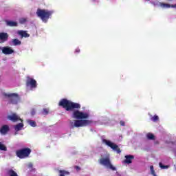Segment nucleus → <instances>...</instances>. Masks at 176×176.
Segmentation results:
<instances>
[{
  "label": "nucleus",
  "mask_w": 176,
  "mask_h": 176,
  "mask_svg": "<svg viewBox=\"0 0 176 176\" xmlns=\"http://www.w3.org/2000/svg\"><path fill=\"white\" fill-rule=\"evenodd\" d=\"M73 118L74 119H81V120H75L74 122H70V126L72 129L74 127H86V126H89L93 123V121L89 120H82V119H87L89 118V114L87 113H83L80 111L79 110H75L72 113Z\"/></svg>",
  "instance_id": "f257e3e1"
},
{
  "label": "nucleus",
  "mask_w": 176,
  "mask_h": 176,
  "mask_svg": "<svg viewBox=\"0 0 176 176\" xmlns=\"http://www.w3.org/2000/svg\"><path fill=\"white\" fill-rule=\"evenodd\" d=\"M59 107H63L65 111H74V109H80V104L74 102L65 98L62 99L58 104Z\"/></svg>",
  "instance_id": "f03ea898"
},
{
  "label": "nucleus",
  "mask_w": 176,
  "mask_h": 176,
  "mask_svg": "<svg viewBox=\"0 0 176 176\" xmlns=\"http://www.w3.org/2000/svg\"><path fill=\"white\" fill-rule=\"evenodd\" d=\"M36 14L43 23H47L49 19H50L52 14H53V11L38 8Z\"/></svg>",
  "instance_id": "7ed1b4c3"
},
{
  "label": "nucleus",
  "mask_w": 176,
  "mask_h": 176,
  "mask_svg": "<svg viewBox=\"0 0 176 176\" xmlns=\"http://www.w3.org/2000/svg\"><path fill=\"white\" fill-rule=\"evenodd\" d=\"M32 152V150L28 147L23 148L16 151V155L19 159H26V157H30V155H31Z\"/></svg>",
  "instance_id": "20e7f679"
},
{
  "label": "nucleus",
  "mask_w": 176,
  "mask_h": 176,
  "mask_svg": "<svg viewBox=\"0 0 176 176\" xmlns=\"http://www.w3.org/2000/svg\"><path fill=\"white\" fill-rule=\"evenodd\" d=\"M100 164H102V166H105L106 167H108L110 168V170H112L113 171H116V168L112 165L111 163V159L109 157H106L105 158H100L99 160Z\"/></svg>",
  "instance_id": "39448f33"
},
{
  "label": "nucleus",
  "mask_w": 176,
  "mask_h": 176,
  "mask_svg": "<svg viewBox=\"0 0 176 176\" xmlns=\"http://www.w3.org/2000/svg\"><path fill=\"white\" fill-rule=\"evenodd\" d=\"M4 97H7V98H8V102L10 104H16L17 102H19V100H20V96H19V94L16 93L4 94Z\"/></svg>",
  "instance_id": "423d86ee"
},
{
  "label": "nucleus",
  "mask_w": 176,
  "mask_h": 176,
  "mask_svg": "<svg viewBox=\"0 0 176 176\" xmlns=\"http://www.w3.org/2000/svg\"><path fill=\"white\" fill-rule=\"evenodd\" d=\"M102 142H104V144H106V145H107V146H109L110 148H111V149H113V151H116L117 153H121L122 151L119 148V146H118L115 143H113L109 140H107V139H103Z\"/></svg>",
  "instance_id": "0eeeda50"
},
{
  "label": "nucleus",
  "mask_w": 176,
  "mask_h": 176,
  "mask_svg": "<svg viewBox=\"0 0 176 176\" xmlns=\"http://www.w3.org/2000/svg\"><path fill=\"white\" fill-rule=\"evenodd\" d=\"M26 86L28 87H31V89H36V86H38V84L36 83V80L28 76L26 78Z\"/></svg>",
  "instance_id": "6e6552de"
},
{
  "label": "nucleus",
  "mask_w": 176,
  "mask_h": 176,
  "mask_svg": "<svg viewBox=\"0 0 176 176\" xmlns=\"http://www.w3.org/2000/svg\"><path fill=\"white\" fill-rule=\"evenodd\" d=\"M7 119L14 122H19V120H20L21 122H23V119H21L20 116L17 115V113H12L10 115H8L7 116Z\"/></svg>",
  "instance_id": "1a4fd4ad"
},
{
  "label": "nucleus",
  "mask_w": 176,
  "mask_h": 176,
  "mask_svg": "<svg viewBox=\"0 0 176 176\" xmlns=\"http://www.w3.org/2000/svg\"><path fill=\"white\" fill-rule=\"evenodd\" d=\"M2 50V53L6 55L12 54V53H14V50L12 49L10 47H0V50Z\"/></svg>",
  "instance_id": "9d476101"
},
{
  "label": "nucleus",
  "mask_w": 176,
  "mask_h": 176,
  "mask_svg": "<svg viewBox=\"0 0 176 176\" xmlns=\"http://www.w3.org/2000/svg\"><path fill=\"white\" fill-rule=\"evenodd\" d=\"M9 39V34L6 32H0V43H5Z\"/></svg>",
  "instance_id": "9b49d317"
},
{
  "label": "nucleus",
  "mask_w": 176,
  "mask_h": 176,
  "mask_svg": "<svg viewBox=\"0 0 176 176\" xmlns=\"http://www.w3.org/2000/svg\"><path fill=\"white\" fill-rule=\"evenodd\" d=\"M133 160H134V155H125V160H124V163H125L126 164H131V163H133Z\"/></svg>",
  "instance_id": "f8f14e48"
},
{
  "label": "nucleus",
  "mask_w": 176,
  "mask_h": 176,
  "mask_svg": "<svg viewBox=\"0 0 176 176\" xmlns=\"http://www.w3.org/2000/svg\"><path fill=\"white\" fill-rule=\"evenodd\" d=\"M9 126L8 125H3L1 128L0 129V133L1 134H6L8 131H9Z\"/></svg>",
  "instance_id": "ddd939ff"
},
{
  "label": "nucleus",
  "mask_w": 176,
  "mask_h": 176,
  "mask_svg": "<svg viewBox=\"0 0 176 176\" xmlns=\"http://www.w3.org/2000/svg\"><path fill=\"white\" fill-rule=\"evenodd\" d=\"M18 34L21 36V38H30V34L27 33V31H18Z\"/></svg>",
  "instance_id": "4468645a"
},
{
  "label": "nucleus",
  "mask_w": 176,
  "mask_h": 176,
  "mask_svg": "<svg viewBox=\"0 0 176 176\" xmlns=\"http://www.w3.org/2000/svg\"><path fill=\"white\" fill-rule=\"evenodd\" d=\"M6 23L8 27H17L18 25L17 22L13 21H6Z\"/></svg>",
  "instance_id": "2eb2a0df"
},
{
  "label": "nucleus",
  "mask_w": 176,
  "mask_h": 176,
  "mask_svg": "<svg viewBox=\"0 0 176 176\" xmlns=\"http://www.w3.org/2000/svg\"><path fill=\"white\" fill-rule=\"evenodd\" d=\"M23 127H24V124H23V122H21L15 125L14 129L15 131H20V130H22Z\"/></svg>",
  "instance_id": "dca6fc26"
},
{
  "label": "nucleus",
  "mask_w": 176,
  "mask_h": 176,
  "mask_svg": "<svg viewBox=\"0 0 176 176\" xmlns=\"http://www.w3.org/2000/svg\"><path fill=\"white\" fill-rule=\"evenodd\" d=\"M12 43L13 46H19L20 45H21V41H20V40H19V38H14L12 41Z\"/></svg>",
  "instance_id": "f3484780"
},
{
  "label": "nucleus",
  "mask_w": 176,
  "mask_h": 176,
  "mask_svg": "<svg viewBox=\"0 0 176 176\" xmlns=\"http://www.w3.org/2000/svg\"><path fill=\"white\" fill-rule=\"evenodd\" d=\"M27 122L32 127H36V122L35 121L32 120H28Z\"/></svg>",
  "instance_id": "a211bd4d"
},
{
  "label": "nucleus",
  "mask_w": 176,
  "mask_h": 176,
  "mask_svg": "<svg viewBox=\"0 0 176 176\" xmlns=\"http://www.w3.org/2000/svg\"><path fill=\"white\" fill-rule=\"evenodd\" d=\"M59 176H65L69 175V172L64 170H59Z\"/></svg>",
  "instance_id": "6ab92c4d"
},
{
  "label": "nucleus",
  "mask_w": 176,
  "mask_h": 176,
  "mask_svg": "<svg viewBox=\"0 0 176 176\" xmlns=\"http://www.w3.org/2000/svg\"><path fill=\"white\" fill-rule=\"evenodd\" d=\"M146 138H148V140H155V135H153V133H148L146 134Z\"/></svg>",
  "instance_id": "aec40b11"
},
{
  "label": "nucleus",
  "mask_w": 176,
  "mask_h": 176,
  "mask_svg": "<svg viewBox=\"0 0 176 176\" xmlns=\"http://www.w3.org/2000/svg\"><path fill=\"white\" fill-rule=\"evenodd\" d=\"M8 174H9L10 176H19V175H17V173H16L13 170H10L8 171Z\"/></svg>",
  "instance_id": "412c9836"
},
{
  "label": "nucleus",
  "mask_w": 176,
  "mask_h": 176,
  "mask_svg": "<svg viewBox=\"0 0 176 176\" xmlns=\"http://www.w3.org/2000/svg\"><path fill=\"white\" fill-rule=\"evenodd\" d=\"M151 120H152V122H157L159 120V116H157V115H155L151 117Z\"/></svg>",
  "instance_id": "4be33fe9"
},
{
  "label": "nucleus",
  "mask_w": 176,
  "mask_h": 176,
  "mask_svg": "<svg viewBox=\"0 0 176 176\" xmlns=\"http://www.w3.org/2000/svg\"><path fill=\"white\" fill-rule=\"evenodd\" d=\"M0 151H7V148L6 147V146L1 142H0Z\"/></svg>",
  "instance_id": "5701e85b"
},
{
  "label": "nucleus",
  "mask_w": 176,
  "mask_h": 176,
  "mask_svg": "<svg viewBox=\"0 0 176 176\" xmlns=\"http://www.w3.org/2000/svg\"><path fill=\"white\" fill-rule=\"evenodd\" d=\"M159 166L161 168H162L163 170H164L165 168H168V166H165L163 165V164L162 162L159 163Z\"/></svg>",
  "instance_id": "b1692460"
},
{
  "label": "nucleus",
  "mask_w": 176,
  "mask_h": 176,
  "mask_svg": "<svg viewBox=\"0 0 176 176\" xmlns=\"http://www.w3.org/2000/svg\"><path fill=\"white\" fill-rule=\"evenodd\" d=\"M27 22V19L25 18H21L19 19L20 24H24V23Z\"/></svg>",
  "instance_id": "393cba45"
},
{
  "label": "nucleus",
  "mask_w": 176,
  "mask_h": 176,
  "mask_svg": "<svg viewBox=\"0 0 176 176\" xmlns=\"http://www.w3.org/2000/svg\"><path fill=\"white\" fill-rule=\"evenodd\" d=\"M150 170L151 171L152 175L156 176V173H155V169H153V166H150Z\"/></svg>",
  "instance_id": "a878e982"
},
{
  "label": "nucleus",
  "mask_w": 176,
  "mask_h": 176,
  "mask_svg": "<svg viewBox=\"0 0 176 176\" xmlns=\"http://www.w3.org/2000/svg\"><path fill=\"white\" fill-rule=\"evenodd\" d=\"M49 114V109H43V115H48Z\"/></svg>",
  "instance_id": "bb28decb"
},
{
  "label": "nucleus",
  "mask_w": 176,
  "mask_h": 176,
  "mask_svg": "<svg viewBox=\"0 0 176 176\" xmlns=\"http://www.w3.org/2000/svg\"><path fill=\"white\" fill-rule=\"evenodd\" d=\"M30 113H31L32 116H34V115H35V113H36V111H35V109H32L30 111Z\"/></svg>",
  "instance_id": "cd10ccee"
},
{
  "label": "nucleus",
  "mask_w": 176,
  "mask_h": 176,
  "mask_svg": "<svg viewBox=\"0 0 176 176\" xmlns=\"http://www.w3.org/2000/svg\"><path fill=\"white\" fill-rule=\"evenodd\" d=\"M120 126H124L125 124L124 121H122V120L120 121Z\"/></svg>",
  "instance_id": "c85d7f7f"
},
{
  "label": "nucleus",
  "mask_w": 176,
  "mask_h": 176,
  "mask_svg": "<svg viewBox=\"0 0 176 176\" xmlns=\"http://www.w3.org/2000/svg\"><path fill=\"white\" fill-rule=\"evenodd\" d=\"M74 168H76V170H77L78 171H79V170H80V167H79L78 166H75Z\"/></svg>",
  "instance_id": "c756f323"
},
{
  "label": "nucleus",
  "mask_w": 176,
  "mask_h": 176,
  "mask_svg": "<svg viewBox=\"0 0 176 176\" xmlns=\"http://www.w3.org/2000/svg\"><path fill=\"white\" fill-rule=\"evenodd\" d=\"M80 52V50L79 48L76 49L75 53H79Z\"/></svg>",
  "instance_id": "7c9ffc66"
},
{
  "label": "nucleus",
  "mask_w": 176,
  "mask_h": 176,
  "mask_svg": "<svg viewBox=\"0 0 176 176\" xmlns=\"http://www.w3.org/2000/svg\"><path fill=\"white\" fill-rule=\"evenodd\" d=\"M29 166H30V167H32V164H30L29 165Z\"/></svg>",
  "instance_id": "2f4dec72"
},
{
  "label": "nucleus",
  "mask_w": 176,
  "mask_h": 176,
  "mask_svg": "<svg viewBox=\"0 0 176 176\" xmlns=\"http://www.w3.org/2000/svg\"><path fill=\"white\" fill-rule=\"evenodd\" d=\"M146 1H150V0H146Z\"/></svg>",
  "instance_id": "473e14b6"
}]
</instances>
